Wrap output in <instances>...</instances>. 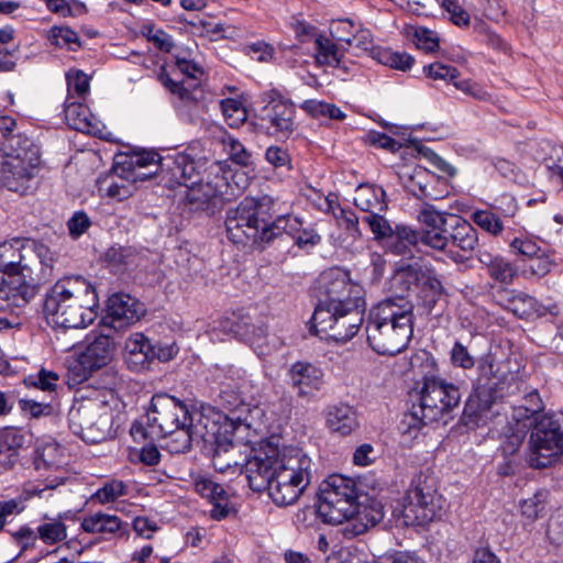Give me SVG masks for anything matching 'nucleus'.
Listing matches in <instances>:
<instances>
[{
	"label": "nucleus",
	"instance_id": "nucleus-1",
	"mask_svg": "<svg viewBox=\"0 0 563 563\" xmlns=\"http://www.w3.org/2000/svg\"><path fill=\"white\" fill-rule=\"evenodd\" d=\"M319 299L312 316V327L329 339L345 343L360 331L366 309L363 287L351 280L341 268L321 274Z\"/></svg>",
	"mask_w": 563,
	"mask_h": 563
},
{
	"label": "nucleus",
	"instance_id": "nucleus-2",
	"mask_svg": "<svg viewBox=\"0 0 563 563\" xmlns=\"http://www.w3.org/2000/svg\"><path fill=\"white\" fill-rule=\"evenodd\" d=\"M213 412L217 410L209 408L190 413L187 406L177 398L157 394L152 397L145 424H134L131 434L134 439H167L165 445L170 453H184L197 437H205L201 433L203 429H214V422L210 420Z\"/></svg>",
	"mask_w": 563,
	"mask_h": 563
},
{
	"label": "nucleus",
	"instance_id": "nucleus-3",
	"mask_svg": "<svg viewBox=\"0 0 563 563\" xmlns=\"http://www.w3.org/2000/svg\"><path fill=\"white\" fill-rule=\"evenodd\" d=\"M54 257L40 243L20 240L0 244V299L8 306H25L35 295L36 285L52 276Z\"/></svg>",
	"mask_w": 563,
	"mask_h": 563
},
{
	"label": "nucleus",
	"instance_id": "nucleus-4",
	"mask_svg": "<svg viewBox=\"0 0 563 563\" xmlns=\"http://www.w3.org/2000/svg\"><path fill=\"white\" fill-rule=\"evenodd\" d=\"M95 286L79 275L58 279L46 292L43 311L48 323L65 329L90 324L98 314Z\"/></svg>",
	"mask_w": 563,
	"mask_h": 563
},
{
	"label": "nucleus",
	"instance_id": "nucleus-5",
	"mask_svg": "<svg viewBox=\"0 0 563 563\" xmlns=\"http://www.w3.org/2000/svg\"><path fill=\"white\" fill-rule=\"evenodd\" d=\"M415 306L404 298H388L371 309L366 334L373 351L380 355H396L411 341L415 325Z\"/></svg>",
	"mask_w": 563,
	"mask_h": 563
},
{
	"label": "nucleus",
	"instance_id": "nucleus-6",
	"mask_svg": "<svg viewBox=\"0 0 563 563\" xmlns=\"http://www.w3.org/2000/svg\"><path fill=\"white\" fill-rule=\"evenodd\" d=\"M417 395L418 404H413L410 412L405 413L401 420L402 432L410 433L439 420L461 401L460 388L438 375L424 376Z\"/></svg>",
	"mask_w": 563,
	"mask_h": 563
},
{
	"label": "nucleus",
	"instance_id": "nucleus-7",
	"mask_svg": "<svg viewBox=\"0 0 563 563\" xmlns=\"http://www.w3.org/2000/svg\"><path fill=\"white\" fill-rule=\"evenodd\" d=\"M418 220L424 225V245L435 250L456 247L472 253L478 244L476 229L462 217L439 212L432 206L423 207Z\"/></svg>",
	"mask_w": 563,
	"mask_h": 563
},
{
	"label": "nucleus",
	"instance_id": "nucleus-8",
	"mask_svg": "<svg viewBox=\"0 0 563 563\" xmlns=\"http://www.w3.org/2000/svg\"><path fill=\"white\" fill-rule=\"evenodd\" d=\"M274 200L271 197L244 198L227 213L228 238L235 244L268 243V224L273 217Z\"/></svg>",
	"mask_w": 563,
	"mask_h": 563
},
{
	"label": "nucleus",
	"instance_id": "nucleus-9",
	"mask_svg": "<svg viewBox=\"0 0 563 563\" xmlns=\"http://www.w3.org/2000/svg\"><path fill=\"white\" fill-rule=\"evenodd\" d=\"M311 459L298 448H284L268 495L277 506L298 500L311 479Z\"/></svg>",
	"mask_w": 563,
	"mask_h": 563
},
{
	"label": "nucleus",
	"instance_id": "nucleus-10",
	"mask_svg": "<svg viewBox=\"0 0 563 563\" xmlns=\"http://www.w3.org/2000/svg\"><path fill=\"white\" fill-rule=\"evenodd\" d=\"M357 499L358 490L354 479L331 475L321 484L317 514L327 523L340 525L362 514Z\"/></svg>",
	"mask_w": 563,
	"mask_h": 563
},
{
	"label": "nucleus",
	"instance_id": "nucleus-11",
	"mask_svg": "<svg viewBox=\"0 0 563 563\" xmlns=\"http://www.w3.org/2000/svg\"><path fill=\"white\" fill-rule=\"evenodd\" d=\"M493 374L495 376L494 386L481 384V387L475 388L465 404L463 415L475 423L486 418L497 399L521 391L523 383L519 379L517 371L512 369L509 358H497Z\"/></svg>",
	"mask_w": 563,
	"mask_h": 563
},
{
	"label": "nucleus",
	"instance_id": "nucleus-12",
	"mask_svg": "<svg viewBox=\"0 0 563 563\" xmlns=\"http://www.w3.org/2000/svg\"><path fill=\"white\" fill-rule=\"evenodd\" d=\"M112 422L111 407L100 397L77 399L68 412L70 430L88 443L106 440Z\"/></svg>",
	"mask_w": 563,
	"mask_h": 563
},
{
	"label": "nucleus",
	"instance_id": "nucleus-13",
	"mask_svg": "<svg viewBox=\"0 0 563 563\" xmlns=\"http://www.w3.org/2000/svg\"><path fill=\"white\" fill-rule=\"evenodd\" d=\"M529 443L530 466L534 468L551 466L563 453V413L547 412L537 418Z\"/></svg>",
	"mask_w": 563,
	"mask_h": 563
},
{
	"label": "nucleus",
	"instance_id": "nucleus-14",
	"mask_svg": "<svg viewBox=\"0 0 563 563\" xmlns=\"http://www.w3.org/2000/svg\"><path fill=\"white\" fill-rule=\"evenodd\" d=\"M214 422V429L202 430L206 437H197L195 441H203L212 446V464L217 472L225 473L232 471L235 473L240 468L236 459V446L233 444V437L241 423L240 417H230L219 410L213 412L211 419Z\"/></svg>",
	"mask_w": 563,
	"mask_h": 563
},
{
	"label": "nucleus",
	"instance_id": "nucleus-15",
	"mask_svg": "<svg viewBox=\"0 0 563 563\" xmlns=\"http://www.w3.org/2000/svg\"><path fill=\"white\" fill-rule=\"evenodd\" d=\"M443 508L434 481L427 476L412 479L404 497L401 525L415 526L432 521Z\"/></svg>",
	"mask_w": 563,
	"mask_h": 563
},
{
	"label": "nucleus",
	"instance_id": "nucleus-16",
	"mask_svg": "<svg viewBox=\"0 0 563 563\" xmlns=\"http://www.w3.org/2000/svg\"><path fill=\"white\" fill-rule=\"evenodd\" d=\"M230 184L218 162H211L206 174L188 183L186 200L196 209H207L227 199Z\"/></svg>",
	"mask_w": 563,
	"mask_h": 563
},
{
	"label": "nucleus",
	"instance_id": "nucleus-17",
	"mask_svg": "<svg viewBox=\"0 0 563 563\" xmlns=\"http://www.w3.org/2000/svg\"><path fill=\"white\" fill-rule=\"evenodd\" d=\"M38 158L27 152H5L0 155V183L10 191L21 195L32 188Z\"/></svg>",
	"mask_w": 563,
	"mask_h": 563
},
{
	"label": "nucleus",
	"instance_id": "nucleus-18",
	"mask_svg": "<svg viewBox=\"0 0 563 563\" xmlns=\"http://www.w3.org/2000/svg\"><path fill=\"white\" fill-rule=\"evenodd\" d=\"M268 102L258 115L260 126L276 137H288L295 130L296 109L276 90L267 92Z\"/></svg>",
	"mask_w": 563,
	"mask_h": 563
},
{
	"label": "nucleus",
	"instance_id": "nucleus-19",
	"mask_svg": "<svg viewBox=\"0 0 563 563\" xmlns=\"http://www.w3.org/2000/svg\"><path fill=\"white\" fill-rule=\"evenodd\" d=\"M282 451L269 446L267 451L256 453L245 463V473L249 486L254 492L267 490L277 472Z\"/></svg>",
	"mask_w": 563,
	"mask_h": 563
},
{
	"label": "nucleus",
	"instance_id": "nucleus-20",
	"mask_svg": "<svg viewBox=\"0 0 563 563\" xmlns=\"http://www.w3.org/2000/svg\"><path fill=\"white\" fill-rule=\"evenodd\" d=\"M211 162L206 157L196 158L189 152H181L165 156L162 165L165 175L169 176L170 180L183 184L187 188L188 183H194L202 174H206Z\"/></svg>",
	"mask_w": 563,
	"mask_h": 563
},
{
	"label": "nucleus",
	"instance_id": "nucleus-21",
	"mask_svg": "<svg viewBox=\"0 0 563 563\" xmlns=\"http://www.w3.org/2000/svg\"><path fill=\"white\" fill-rule=\"evenodd\" d=\"M288 384L300 399L312 400L324 386L323 371L309 362L298 361L287 371Z\"/></svg>",
	"mask_w": 563,
	"mask_h": 563
},
{
	"label": "nucleus",
	"instance_id": "nucleus-22",
	"mask_svg": "<svg viewBox=\"0 0 563 563\" xmlns=\"http://www.w3.org/2000/svg\"><path fill=\"white\" fill-rule=\"evenodd\" d=\"M144 313V306L136 298L126 294H114L107 302L106 323L114 330H122L139 321Z\"/></svg>",
	"mask_w": 563,
	"mask_h": 563
},
{
	"label": "nucleus",
	"instance_id": "nucleus-23",
	"mask_svg": "<svg viewBox=\"0 0 563 563\" xmlns=\"http://www.w3.org/2000/svg\"><path fill=\"white\" fill-rule=\"evenodd\" d=\"M168 358L164 354L156 353L155 347L148 339L140 332L131 334L124 345V360L132 371H142L146 368L155 358Z\"/></svg>",
	"mask_w": 563,
	"mask_h": 563
},
{
	"label": "nucleus",
	"instance_id": "nucleus-24",
	"mask_svg": "<svg viewBox=\"0 0 563 563\" xmlns=\"http://www.w3.org/2000/svg\"><path fill=\"white\" fill-rule=\"evenodd\" d=\"M114 354V342L109 335H96L79 356V363L89 372L108 365Z\"/></svg>",
	"mask_w": 563,
	"mask_h": 563
},
{
	"label": "nucleus",
	"instance_id": "nucleus-25",
	"mask_svg": "<svg viewBox=\"0 0 563 563\" xmlns=\"http://www.w3.org/2000/svg\"><path fill=\"white\" fill-rule=\"evenodd\" d=\"M501 305L521 319L542 317L548 312H553L551 308H547L534 297L517 290L507 291Z\"/></svg>",
	"mask_w": 563,
	"mask_h": 563
},
{
	"label": "nucleus",
	"instance_id": "nucleus-26",
	"mask_svg": "<svg viewBox=\"0 0 563 563\" xmlns=\"http://www.w3.org/2000/svg\"><path fill=\"white\" fill-rule=\"evenodd\" d=\"M67 124L82 133L98 135L102 132V123L90 109L80 102H69L64 109Z\"/></svg>",
	"mask_w": 563,
	"mask_h": 563
},
{
	"label": "nucleus",
	"instance_id": "nucleus-27",
	"mask_svg": "<svg viewBox=\"0 0 563 563\" xmlns=\"http://www.w3.org/2000/svg\"><path fill=\"white\" fill-rule=\"evenodd\" d=\"M325 423L331 432L343 437L351 434L360 426L356 411L346 404L330 406L327 409Z\"/></svg>",
	"mask_w": 563,
	"mask_h": 563
},
{
	"label": "nucleus",
	"instance_id": "nucleus-28",
	"mask_svg": "<svg viewBox=\"0 0 563 563\" xmlns=\"http://www.w3.org/2000/svg\"><path fill=\"white\" fill-rule=\"evenodd\" d=\"M163 162L164 157H161L156 152L141 151L133 153L123 162V165L134 173L135 179H146L158 173L165 174L162 165Z\"/></svg>",
	"mask_w": 563,
	"mask_h": 563
},
{
	"label": "nucleus",
	"instance_id": "nucleus-29",
	"mask_svg": "<svg viewBox=\"0 0 563 563\" xmlns=\"http://www.w3.org/2000/svg\"><path fill=\"white\" fill-rule=\"evenodd\" d=\"M420 242L424 244V228L417 232L408 225L398 224L389 236L387 246L391 253L406 256L410 255L411 249Z\"/></svg>",
	"mask_w": 563,
	"mask_h": 563
},
{
	"label": "nucleus",
	"instance_id": "nucleus-30",
	"mask_svg": "<svg viewBox=\"0 0 563 563\" xmlns=\"http://www.w3.org/2000/svg\"><path fill=\"white\" fill-rule=\"evenodd\" d=\"M399 177L409 194L419 199L432 197L429 187L433 181V175L424 167L415 166L413 168H407L401 172Z\"/></svg>",
	"mask_w": 563,
	"mask_h": 563
},
{
	"label": "nucleus",
	"instance_id": "nucleus-31",
	"mask_svg": "<svg viewBox=\"0 0 563 563\" xmlns=\"http://www.w3.org/2000/svg\"><path fill=\"white\" fill-rule=\"evenodd\" d=\"M353 201L356 208L368 214L387 209L384 189L368 184H362L355 189Z\"/></svg>",
	"mask_w": 563,
	"mask_h": 563
},
{
	"label": "nucleus",
	"instance_id": "nucleus-32",
	"mask_svg": "<svg viewBox=\"0 0 563 563\" xmlns=\"http://www.w3.org/2000/svg\"><path fill=\"white\" fill-rule=\"evenodd\" d=\"M316 60L319 65L341 68L349 71L347 63L338 45L330 38L318 36L316 38Z\"/></svg>",
	"mask_w": 563,
	"mask_h": 563
},
{
	"label": "nucleus",
	"instance_id": "nucleus-33",
	"mask_svg": "<svg viewBox=\"0 0 563 563\" xmlns=\"http://www.w3.org/2000/svg\"><path fill=\"white\" fill-rule=\"evenodd\" d=\"M418 287L424 309L431 312L444 292L441 280L432 271L423 269Z\"/></svg>",
	"mask_w": 563,
	"mask_h": 563
},
{
	"label": "nucleus",
	"instance_id": "nucleus-34",
	"mask_svg": "<svg viewBox=\"0 0 563 563\" xmlns=\"http://www.w3.org/2000/svg\"><path fill=\"white\" fill-rule=\"evenodd\" d=\"M25 442L26 434L22 430L12 427L0 429V455L8 459L3 463L12 465Z\"/></svg>",
	"mask_w": 563,
	"mask_h": 563
},
{
	"label": "nucleus",
	"instance_id": "nucleus-35",
	"mask_svg": "<svg viewBox=\"0 0 563 563\" xmlns=\"http://www.w3.org/2000/svg\"><path fill=\"white\" fill-rule=\"evenodd\" d=\"M122 522L114 515L97 512L86 517L81 528L88 533H114L121 529Z\"/></svg>",
	"mask_w": 563,
	"mask_h": 563
},
{
	"label": "nucleus",
	"instance_id": "nucleus-36",
	"mask_svg": "<svg viewBox=\"0 0 563 563\" xmlns=\"http://www.w3.org/2000/svg\"><path fill=\"white\" fill-rule=\"evenodd\" d=\"M159 80L170 93L177 96L185 103L196 102L202 95V90L198 85L191 86L188 84L186 86V82H178L170 78L168 74H161Z\"/></svg>",
	"mask_w": 563,
	"mask_h": 563
},
{
	"label": "nucleus",
	"instance_id": "nucleus-37",
	"mask_svg": "<svg viewBox=\"0 0 563 563\" xmlns=\"http://www.w3.org/2000/svg\"><path fill=\"white\" fill-rule=\"evenodd\" d=\"M302 225L303 223L298 217L291 214L277 217L268 224V243L282 233H286L295 240L296 235L301 232Z\"/></svg>",
	"mask_w": 563,
	"mask_h": 563
},
{
	"label": "nucleus",
	"instance_id": "nucleus-38",
	"mask_svg": "<svg viewBox=\"0 0 563 563\" xmlns=\"http://www.w3.org/2000/svg\"><path fill=\"white\" fill-rule=\"evenodd\" d=\"M62 463V450L54 441H47L36 448L35 466L36 468H49Z\"/></svg>",
	"mask_w": 563,
	"mask_h": 563
},
{
	"label": "nucleus",
	"instance_id": "nucleus-39",
	"mask_svg": "<svg viewBox=\"0 0 563 563\" xmlns=\"http://www.w3.org/2000/svg\"><path fill=\"white\" fill-rule=\"evenodd\" d=\"M375 59L382 65L402 71L410 69L415 62L413 57L407 53L394 52L382 47L375 51Z\"/></svg>",
	"mask_w": 563,
	"mask_h": 563
},
{
	"label": "nucleus",
	"instance_id": "nucleus-40",
	"mask_svg": "<svg viewBox=\"0 0 563 563\" xmlns=\"http://www.w3.org/2000/svg\"><path fill=\"white\" fill-rule=\"evenodd\" d=\"M471 220L482 230L494 236H498L504 231V224L498 214L488 209H477L471 214Z\"/></svg>",
	"mask_w": 563,
	"mask_h": 563
},
{
	"label": "nucleus",
	"instance_id": "nucleus-41",
	"mask_svg": "<svg viewBox=\"0 0 563 563\" xmlns=\"http://www.w3.org/2000/svg\"><path fill=\"white\" fill-rule=\"evenodd\" d=\"M423 268L417 265H406L397 268L394 275V285L401 291L409 290L411 285H419Z\"/></svg>",
	"mask_w": 563,
	"mask_h": 563
},
{
	"label": "nucleus",
	"instance_id": "nucleus-42",
	"mask_svg": "<svg viewBox=\"0 0 563 563\" xmlns=\"http://www.w3.org/2000/svg\"><path fill=\"white\" fill-rule=\"evenodd\" d=\"M37 533L45 544H55L67 538L66 526L56 519L38 526Z\"/></svg>",
	"mask_w": 563,
	"mask_h": 563
},
{
	"label": "nucleus",
	"instance_id": "nucleus-43",
	"mask_svg": "<svg viewBox=\"0 0 563 563\" xmlns=\"http://www.w3.org/2000/svg\"><path fill=\"white\" fill-rule=\"evenodd\" d=\"M509 247L514 254L522 255L529 260H533L534 256H539L548 251L542 249L538 242L530 236L515 238L510 242Z\"/></svg>",
	"mask_w": 563,
	"mask_h": 563
},
{
	"label": "nucleus",
	"instance_id": "nucleus-44",
	"mask_svg": "<svg viewBox=\"0 0 563 563\" xmlns=\"http://www.w3.org/2000/svg\"><path fill=\"white\" fill-rule=\"evenodd\" d=\"M346 45L354 51V53L362 54L368 53L375 59V51L380 47H375L373 44V36L368 30H364L358 27V30L353 33L350 42Z\"/></svg>",
	"mask_w": 563,
	"mask_h": 563
},
{
	"label": "nucleus",
	"instance_id": "nucleus-45",
	"mask_svg": "<svg viewBox=\"0 0 563 563\" xmlns=\"http://www.w3.org/2000/svg\"><path fill=\"white\" fill-rule=\"evenodd\" d=\"M220 106L230 126H238L246 119V112L241 101L227 98L221 100Z\"/></svg>",
	"mask_w": 563,
	"mask_h": 563
},
{
	"label": "nucleus",
	"instance_id": "nucleus-46",
	"mask_svg": "<svg viewBox=\"0 0 563 563\" xmlns=\"http://www.w3.org/2000/svg\"><path fill=\"white\" fill-rule=\"evenodd\" d=\"M547 494L538 492L533 496L523 499L520 505L521 514L529 520H536L545 510L547 506Z\"/></svg>",
	"mask_w": 563,
	"mask_h": 563
},
{
	"label": "nucleus",
	"instance_id": "nucleus-47",
	"mask_svg": "<svg viewBox=\"0 0 563 563\" xmlns=\"http://www.w3.org/2000/svg\"><path fill=\"white\" fill-rule=\"evenodd\" d=\"M497 365V355L495 353H487L479 357L477 362V386L481 384L486 386H494L495 376L493 374V367Z\"/></svg>",
	"mask_w": 563,
	"mask_h": 563
},
{
	"label": "nucleus",
	"instance_id": "nucleus-48",
	"mask_svg": "<svg viewBox=\"0 0 563 563\" xmlns=\"http://www.w3.org/2000/svg\"><path fill=\"white\" fill-rule=\"evenodd\" d=\"M488 275L498 283L509 285L517 276V268L509 261L499 256L495 264L488 271Z\"/></svg>",
	"mask_w": 563,
	"mask_h": 563
},
{
	"label": "nucleus",
	"instance_id": "nucleus-49",
	"mask_svg": "<svg viewBox=\"0 0 563 563\" xmlns=\"http://www.w3.org/2000/svg\"><path fill=\"white\" fill-rule=\"evenodd\" d=\"M51 44L58 47H69L73 45H79V37L75 31L67 26H53L48 31L47 35Z\"/></svg>",
	"mask_w": 563,
	"mask_h": 563
},
{
	"label": "nucleus",
	"instance_id": "nucleus-50",
	"mask_svg": "<svg viewBox=\"0 0 563 563\" xmlns=\"http://www.w3.org/2000/svg\"><path fill=\"white\" fill-rule=\"evenodd\" d=\"M423 73L427 77L434 80H443L452 84L460 76V71L455 67L439 62L424 66Z\"/></svg>",
	"mask_w": 563,
	"mask_h": 563
},
{
	"label": "nucleus",
	"instance_id": "nucleus-51",
	"mask_svg": "<svg viewBox=\"0 0 563 563\" xmlns=\"http://www.w3.org/2000/svg\"><path fill=\"white\" fill-rule=\"evenodd\" d=\"M363 221L367 223L376 240L389 239L394 231L380 212L367 214L363 218Z\"/></svg>",
	"mask_w": 563,
	"mask_h": 563
},
{
	"label": "nucleus",
	"instance_id": "nucleus-52",
	"mask_svg": "<svg viewBox=\"0 0 563 563\" xmlns=\"http://www.w3.org/2000/svg\"><path fill=\"white\" fill-rule=\"evenodd\" d=\"M223 144L228 155L234 163L242 166H247L251 163V153L239 140L228 136L223 140Z\"/></svg>",
	"mask_w": 563,
	"mask_h": 563
},
{
	"label": "nucleus",
	"instance_id": "nucleus-53",
	"mask_svg": "<svg viewBox=\"0 0 563 563\" xmlns=\"http://www.w3.org/2000/svg\"><path fill=\"white\" fill-rule=\"evenodd\" d=\"M59 375L53 371L41 369L37 375L29 376L26 384L43 391L52 393L56 389Z\"/></svg>",
	"mask_w": 563,
	"mask_h": 563
},
{
	"label": "nucleus",
	"instance_id": "nucleus-54",
	"mask_svg": "<svg viewBox=\"0 0 563 563\" xmlns=\"http://www.w3.org/2000/svg\"><path fill=\"white\" fill-rule=\"evenodd\" d=\"M19 407L23 413L36 419L47 417L53 413V407L51 404L29 398H21L19 400Z\"/></svg>",
	"mask_w": 563,
	"mask_h": 563
},
{
	"label": "nucleus",
	"instance_id": "nucleus-55",
	"mask_svg": "<svg viewBox=\"0 0 563 563\" xmlns=\"http://www.w3.org/2000/svg\"><path fill=\"white\" fill-rule=\"evenodd\" d=\"M358 30V26H356L351 20L349 19H340L336 21H333L330 25V33L333 38H335L338 42L347 43L350 42L351 37L353 36V33Z\"/></svg>",
	"mask_w": 563,
	"mask_h": 563
},
{
	"label": "nucleus",
	"instance_id": "nucleus-56",
	"mask_svg": "<svg viewBox=\"0 0 563 563\" xmlns=\"http://www.w3.org/2000/svg\"><path fill=\"white\" fill-rule=\"evenodd\" d=\"M453 86L475 100L487 101L490 98L489 93L478 82L472 79H455Z\"/></svg>",
	"mask_w": 563,
	"mask_h": 563
},
{
	"label": "nucleus",
	"instance_id": "nucleus-57",
	"mask_svg": "<svg viewBox=\"0 0 563 563\" xmlns=\"http://www.w3.org/2000/svg\"><path fill=\"white\" fill-rule=\"evenodd\" d=\"M451 362L454 366L470 369L475 365V360L471 355L467 347L461 342L456 341L451 350Z\"/></svg>",
	"mask_w": 563,
	"mask_h": 563
},
{
	"label": "nucleus",
	"instance_id": "nucleus-58",
	"mask_svg": "<svg viewBox=\"0 0 563 563\" xmlns=\"http://www.w3.org/2000/svg\"><path fill=\"white\" fill-rule=\"evenodd\" d=\"M125 485L123 482L120 481H112L110 483H107L97 490L96 498L101 504H107L115 500L118 497L124 495Z\"/></svg>",
	"mask_w": 563,
	"mask_h": 563
},
{
	"label": "nucleus",
	"instance_id": "nucleus-59",
	"mask_svg": "<svg viewBox=\"0 0 563 563\" xmlns=\"http://www.w3.org/2000/svg\"><path fill=\"white\" fill-rule=\"evenodd\" d=\"M195 489L201 497L208 499L209 501L219 497L221 494H223V492H225L223 486L206 477H200L196 481Z\"/></svg>",
	"mask_w": 563,
	"mask_h": 563
},
{
	"label": "nucleus",
	"instance_id": "nucleus-60",
	"mask_svg": "<svg viewBox=\"0 0 563 563\" xmlns=\"http://www.w3.org/2000/svg\"><path fill=\"white\" fill-rule=\"evenodd\" d=\"M68 90L77 93L78 97L84 98L89 90V78L80 70H71L67 74Z\"/></svg>",
	"mask_w": 563,
	"mask_h": 563
},
{
	"label": "nucleus",
	"instance_id": "nucleus-61",
	"mask_svg": "<svg viewBox=\"0 0 563 563\" xmlns=\"http://www.w3.org/2000/svg\"><path fill=\"white\" fill-rule=\"evenodd\" d=\"M529 273L531 275L543 277L549 274L555 266V262L551 258L550 252L547 251L539 256L530 260Z\"/></svg>",
	"mask_w": 563,
	"mask_h": 563
},
{
	"label": "nucleus",
	"instance_id": "nucleus-62",
	"mask_svg": "<svg viewBox=\"0 0 563 563\" xmlns=\"http://www.w3.org/2000/svg\"><path fill=\"white\" fill-rule=\"evenodd\" d=\"M442 7L450 14V19L454 24L459 26H467L470 24V14L456 0H442Z\"/></svg>",
	"mask_w": 563,
	"mask_h": 563
},
{
	"label": "nucleus",
	"instance_id": "nucleus-63",
	"mask_svg": "<svg viewBox=\"0 0 563 563\" xmlns=\"http://www.w3.org/2000/svg\"><path fill=\"white\" fill-rule=\"evenodd\" d=\"M210 504L212 505V508L210 509L209 514L212 519L222 520L227 518L232 511L230 497L227 490L223 492V494H221L219 497L212 499Z\"/></svg>",
	"mask_w": 563,
	"mask_h": 563
},
{
	"label": "nucleus",
	"instance_id": "nucleus-64",
	"mask_svg": "<svg viewBox=\"0 0 563 563\" xmlns=\"http://www.w3.org/2000/svg\"><path fill=\"white\" fill-rule=\"evenodd\" d=\"M89 227L90 220L88 216L82 211L75 212L67 222L69 234L75 239L79 238L84 232H86Z\"/></svg>",
	"mask_w": 563,
	"mask_h": 563
}]
</instances>
